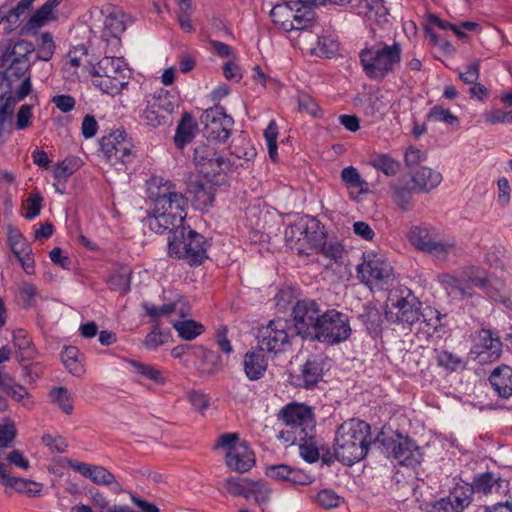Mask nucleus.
Wrapping results in <instances>:
<instances>
[{"instance_id": "obj_1", "label": "nucleus", "mask_w": 512, "mask_h": 512, "mask_svg": "<svg viewBox=\"0 0 512 512\" xmlns=\"http://www.w3.org/2000/svg\"><path fill=\"white\" fill-rule=\"evenodd\" d=\"M149 197L154 201L153 215L148 218V226L155 233L168 231L175 238L183 237L186 227L187 198L175 191L170 181L153 180L148 189Z\"/></svg>"}, {"instance_id": "obj_2", "label": "nucleus", "mask_w": 512, "mask_h": 512, "mask_svg": "<svg viewBox=\"0 0 512 512\" xmlns=\"http://www.w3.org/2000/svg\"><path fill=\"white\" fill-rule=\"evenodd\" d=\"M370 426L364 421L349 419L337 429L334 458L348 466L362 460L371 444Z\"/></svg>"}, {"instance_id": "obj_3", "label": "nucleus", "mask_w": 512, "mask_h": 512, "mask_svg": "<svg viewBox=\"0 0 512 512\" xmlns=\"http://www.w3.org/2000/svg\"><path fill=\"white\" fill-rule=\"evenodd\" d=\"M402 47L399 42L392 45L379 43L359 52V60L365 75L380 82L392 73L401 62Z\"/></svg>"}, {"instance_id": "obj_4", "label": "nucleus", "mask_w": 512, "mask_h": 512, "mask_svg": "<svg viewBox=\"0 0 512 512\" xmlns=\"http://www.w3.org/2000/svg\"><path fill=\"white\" fill-rule=\"evenodd\" d=\"M277 418L288 428L286 431H281L278 436L285 442L295 444L297 440L309 438L315 432L314 414L306 405L288 404L279 411Z\"/></svg>"}, {"instance_id": "obj_5", "label": "nucleus", "mask_w": 512, "mask_h": 512, "mask_svg": "<svg viewBox=\"0 0 512 512\" xmlns=\"http://www.w3.org/2000/svg\"><path fill=\"white\" fill-rule=\"evenodd\" d=\"M89 71L93 84L104 93L116 95L128 84L130 70L122 58L104 57Z\"/></svg>"}, {"instance_id": "obj_6", "label": "nucleus", "mask_w": 512, "mask_h": 512, "mask_svg": "<svg viewBox=\"0 0 512 512\" xmlns=\"http://www.w3.org/2000/svg\"><path fill=\"white\" fill-rule=\"evenodd\" d=\"M374 445L387 457H392L399 465L415 467L422 460L420 447L409 438L399 433L386 435L381 432L375 439Z\"/></svg>"}, {"instance_id": "obj_7", "label": "nucleus", "mask_w": 512, "mask_h": 512, "mask_svg": "<svg viewBox=\"0 0 512 512\" xmlns=\"http://www.w3.org/2000/svg\"><path fill=\"white\" fill-rule=\"evenodd\" d=\"M294 336L296 335L292 332L291 322L278 318L258 329L257 340L262 351L277 354L286 351L291 346Z\"/></svg>"}, {"instance_id": "obj_8", "label": "nucleus", "mask_w": 512, "mask_h": 512, "mask_svg": "<svg viewBox=\"0 0 512 512\" xmlns=\"http://www.w3.org/2000/svg\"><path fill=\"white\" fill-rule=\"evenodd\" d=\"M323 313L315 300H298L292 309V332L303 339L314 340Z\"/></svg>"}, {"instance_id": "obj_9", "label": "nucleus", "mask_w": 512, "mask_h": 512, "mask_svg": "<svg viewBox=\"0 0 512 512\" xmlns=\"http://www.w3.org/2000/svg\"><path fill=\"white\" fill-rule=\"evenodd\" d=\"M208 243L205 238L197 232L186 228L183 237L175 238L170 235L168 238V249L171 256H182L193 265L201 264L207 258Z\"/></svg>"}, {"instance_id": "obj_10", "label": "nucleus", "mask_w": 512, "mask_h": 512, "mask_svg": "<svg viewBox=\"0 0 512 512\" xmlns=\"http://www.w3.org/2000/svg\"><path fill=\"white\" fill-rule=\"evenodd\" d=\"M175 108L174 97L167 90L160 89L147 98L141 119L151 127L165 125L171 120Z\"/></svg>"}, {"instance_id": "obj_11", "label": "nucleus", "mask_w": 512, "mask_h": 512, "mask_svg": "<svg viewBox=\"0 0 512 512\" xmlns=\"http://www.w3.org/2000/svg\"><path fill=\"white\" fill-rule=\"evenodd\" d=\"M317 330L314 340L327 344L345 341L351 334L348 317L334 309L323 313Z\"/></svg>"}, {"instance_id": "obj_12", "label": "nucleus", "mask_w": 512, "mask_h": 512, "mask_svg": "<svg viewBox=\"0 0 512 512\" xmlns=\"http://www.w3.org/2000/svg\"><path fill=\"white\" fill-rule=\"evenodd\" d=\"M223 486L231 496L253 500L259 505L268 502L271 496V489L262 480H251L249 478L233 476L225 479Z\"/></svg>"}, {"instance_id": "obj_13", "label": "nucleus", "mask_w": 512, "mask_h": 512, "mask_svg": "<svg viewBox=\"0 0 512 512\" xmlns=\"http://www.w3.org/2000/svg\"><path fill=\"white\" fill-rule=\"evenodd\" d=\"M200 121L204 125L203 133L208 141L225 142L234 125L233 118L226 114L224 107L220 105L206 109L201 115Z\"/></svg>"}, {"instance_id": "obj_14", "label": "nucleus", "mask_w": 512, "mask_h": 512, "mask_svg": "<svg viewBox=\"0 0 512 512\" xmlns=\"http://www.w3.org/2000/svg\"><path fill=\"white\" fill-rule=\"evenodd\" d=\"M132 143L126 138L123 130H115L100 140V149L112 164H126L132 159Z\"/></svg>"}, {"instance_id": "obj_15", "label": "nucleus", "mask_w": 512, "mask_h": 512, "mask_svg": "<svg viewBox=\"0 0 512 512\" xmlns=\"http://www.w3.org/2000/svg\"><path fill=\"white\" fill-rule=\"evenodd\" d=\"M358 278L365 284L383 282L389 284L393 280L392 266L381 257L368 255L357 267Z\"/></svg>"}, {"instance_id": "obj_16", "label": "nucleus", "mask_w": 512, "mask_h": 512, "mask_svg": "<svg viewBox=\"0 0 512 512\" xmlns=\"http://www.w3.org/2000/svg\"><path fill=\"white\" fill-rule=\"evenodd\" d=\"M478 343L471 349L470 354H475L480 363L487 360H497L502 352V342L500 338L489 329H481L477 334Z\"/></svg>"}, {"instance_id": "obj_17", "label": "nucleus", "mask_w": 512, "mask_h": 512, "mask_svg": "<svg viewBox=\"0 0 512 512\" xmlns=\"http://www.w3.org/2000/svg\"><path fill=\"white\" fill-rule=\"evenodd\" d=\"M421 306L422 303L410 291L407 296L400 297L392 303V308L397 310L396 321L410 328L421 320L423 314Z\"/></svg>"}, {"instance_id": "obj_18", "label": "nucleus", "mask_w": 512, "mask_h": 512, "mask_svg": "<svg viewBox=\"0 0 512 512\" xmlns=\"http://www.w3.org/2000/svg\"><path fill=\"white\" fill-rule=\"evenodd\" d=\"M70 467L97 485L113 486V491H122V487L115 476L103 466L83 462H70Z\"/></svg>"}, {"instance_id": "obj_19", "label": "nucleus", "mask_w": 512, "mask_h": 512, "mask_svg": "<svg viewBox=\"0 0 512 512\" xmlns=\"http://www.w3.org/2000/svg\"><path fill=\"white\" fill-rule=\"evenodd\" d=\"M0 391L7 394L14 401L19 402L27 409L34 405L31 394L27 389L17 383L15 379L4 369L0 368Z\"/></svg>"}, {"instance_id": "obj_20", "label": "nucleus", "mask_w": 512, "mask_h": 512, "mask_svg": "<svg viewBox=\"0 0 512 512\" xmlns=\"http://www.w3.org/2000/svg\"><path fill=\"white\" fill-rule=\"evenodd\" d=\"M254 463V453L245 443L230 448L226 453V465L233 471L245 473L253 467Z\"/></svg>"}, {"instance_id": "obj_21", "label": "nucleus", "mask_w": 512, "mask_h": 512, "mask_svg": "<svg viewBox=\"0 0 512 512\" xmlns=\"http://www.w3.org/2000/svg\"><path fill=\"white\" fill-rule=\"evenodd\" d=\"M285 240L290 249L297 251L298 254L304 251L302 241L316 246L315 236L309 231L308 224L302 220L286 228Z\"/></svg>"}, {"instance_id": "obj_22", "label": "nucleus", "mask_w": 512, "mask_h": 512, "mask_svg": "<svg viewBox=\"0 0 512 512\" xmlns=\"http://www.w3.org/2000/svg\"><path fill=\"white\" fill-rule=\"evenodd\" d=\"M410 174L411 181L414 184V189L417 193L429 192L438 187L442 181V175L440 172L426 166H421L412 170L410 171Z\"/></svg>"}, {"instance_id": "obj_23", "label": "nucleus", "mask_w": 512, "mask_h": 512, "mask_svg": "<svg viewBox=\"0 0 512 512\" xmlns=\"http://www.w3.org/2000/svg\"><path fill=\"white\" fill-rule=\"evenodd\" d=\"M30 68V62L11 63L0 71V101L4 100L7 93L13 90L15 82L25 77L26 72Z\"/></svg>"}, {"instance_id": "obj_24", "label": "nucleus", "mask_w": 512, "mask_h": 512, "mask_svg": "<svg viewBox=\"0 0 512 512\" xmlns=\"http://www.w3.org/2000/svg\"><path fill=\"white\" fill-rule=\"evenodd\" d=\"M323 367L317 358L308 359L301 368V374L292 377V384L297 387H314L322 378Z\"/></svg>"}, {"instance_id": "obj_25", "label": "nucleus", "mask_w": 512, "mask_h": 512, "mask_svg": "<svg viewBox=\"0 0 512 512\" xmlns=\"http://www.w3.org/2000/svg\"><path fill=\"white\" fill-rule=\"evenodd\" d=\"M489 381L502 398H509L512 395V368L501 365L495 368L489 377Z\"/></svg>"}, {"instance_id": "obj_26", "label": "nucleus", "mask_w": 512, "mask_h": 512, "mask_svg": "<svg viewBox=\"0 0 512 512\" xmlns=\"http://www.w3.org/2000/svg\"><path fill=\"white\" fill-rule=\"evenodd\" d=\"M410 243L419 251L426 252L435 238H438V231L433 226H413L408 235Z\"/></svg>"}, {"instance_id": "obj_27", "label": "nucleus", "mask_w": 512, "mask_h": 512, "mask_svg": "<svg viewBox=\"0 0 512 512\" xmlns=\"http://www.w3.org/2000/svg\"><path fill=\"white\" fill-rule=\"evenodd\" d=\"M504 481L493 472L476 475L472 484L468 485L470 493L491 494L501 488Z\"/></svg>"}, {"instance_id": "obj_28", "label": "nucleus", "mask_w": 512, "mask_h": 512, "mask_svg": "<svg viewBox=\"0 0 512 512\" xmlns=\"http://www.w3.org/2000/svg\"><path fill=\"white\" fill-rule=\"evenodd\" d=\"M264 351H248L244 358V371L248 379L255 381L263 377L267 362L264 358Z\"/></svg>"}, {"instance_id": "obj_29", "label": "nucleus", "mask_w": 512, "mask_h": 512, "mask_svg": "<svg viewBox=\"0 0 512 512\" xmlns=\"http://www.w3.org/2000/svg\"><path fill=\"white\" fill-rule=\"evenodd\" d=\"M195 356L201 358L200 372L204 375L217 374L223 368L221 356L214 351L205 349L203 346H198L195 349Z\"/></svg>"}, {"instance_id": "obj_30", "label": "nucleus", "mask_w": 512, "mask_h": 512, "mask_svg": "<svg viewBox=\"0 0 512 512\" xmlns=\"http://www.w3.org/2000/svg\"><path fill=\"white\" fill-rule=\"evenodd\" d=\"M0 483L30 497L40 496L42 491V484L32 480L10 476V473Z\"/></svg>"}, {"instance_id": "obj_31", "label": "nucleus", "mask_w": 512, "mask_h": 512, "mask_svg": "<svg viewBox=\"0 0 512 512\" xmlns=\"http://www.w3.org/2000/svg\"><path fill=\"white\" fill-rule=\"evenodd\" d=\"M0 102V144H3L6 136L11 133L9 129H6V126L10 127L12 125L15 99L4 98V100Z\"/></svg>"}, {"instance_id": "obj_32", "label": "nucleus", "mask_w": 512, "mask_h": 512, "mask_svg": "<svg viewBox=\"0 0 512 512\" xmlns=\"http://www.w3.org/2000/svg\"><path fill=\"white\" fill-rule=\"evenodd\" d=\"M441 284L444 286L448 295L456 298L463 299L465 297H471L470 286L466 283H462L459 279L452 275L445 274L441 277Z\"/></svg>"}, {"instance_id": "obj_33", "label": "nucleus", "mask_w": 512, "mask_h": 512, "mask_svg": "<svg viewBox=\"0 0 512 512\" xmlns=\"http://www.w3.org/2000/svg\"><path fill=\"white\" fill-rule=\"evenodd\" d=\"M442 315L436 309L426 307L423 309L421 320L419 321L420 330L427 336H432L441 327Z\"/></svg>"}, {"instance_id": "obj_34", "label": "nucleus", "mask_w": 512, "mask_h": 512, "mask_svg": "<svg viewBox=\"0 0 512 512\" xmlns=\"http://www.w3.org/2000/svg\"><path fill=\"white\" fill-rule=\"evenodd\" d=\"M359 319L371 335H378L382 329V315L376 307L365 306L359 314Z\"/></svg>"}, {"instance_id": "obj_35", "label": "nucleus", "mask_w": 512, "mask_h": 512, "mask_svg": "<svg viewBox=\"0 0 512 512\" xmlns=\"http://www.w3.org/2000/svg\"><path fill=\"white\" fill-rule=\"evenodd\" d=\"M293 8L288 3L277 4L270 11V16L275 24L286 32L293 30L291 19L293 17Z\"/></svg>"}, {"instance_id": "obj_36", "label": "nucleus", "mask_w": 512, "mask_h": 512, "mask_svg": "<svg viewBox=\"0 0 512 512\" xmlns=\"http://www.w3.org/2000/svg\"><path fill=\"white\" fill-rule=\"evenodd\" d=\"M341 180L348 189H358L359 194L367 193L368 183L361 178L358 170L353 166L345 167L341 171Z\"/></svg>"}, {"instance_id": "obj_37", "label": "nucleus", "mask_w": 512, "mask_h": 512, "mask_svg": "<svg viewBox=\"0 0 512 512\" xmlns=\"http://www.w3.org/2000/svg\"><path fill=\"white\" fill-rule=\"evenodd\" d=\"M194 121L192 116L184 114L180 123L178 124L174 141L177 147L182 148L186 143L192 141L194 137Z\"/></svg>"}, {"instance_id": "obj_38", "label": "nucleus", "mask_w": 512, "mask_h": 512, "mask_svg": "<svg viewBox=\"0 0 512 512\" xmlns=\"http://www.w3.org/2000/svg\"><path fill=\"white\" fill-rule=\"evenodd\" d=\"M173 327L179 336L187 341H191L204 332V326L194 320L175 321Z\"/></svg>"}, {"instance_id": "obj_39", "label": "nucleus", "mask_w": 512, "mask_h": 512, "mask_svg": "<svg viewBox=\"0 0 512 512\" xmlns=\"http://www.w3.org/2000/svg\"><path fill=\"white\" fill-rule=\"evenodd\" d=\"M130 274L128 268H121L113 271L108 279L110 289L126 294L130 290Z\"/></svg>"}, {"instance_id": "obj_40", "label": "nucleus", "mask_w": 512, "mask_h": 512, "mask_svg": "<svg viewBox=\"0 0 512 512\" xmlns=\"http://www.w3.org/2000/svg\"><path fill=\"white\" fill-rule=\"evenodd\" d=\"M437 353V364L439 367L444 368L447 371L454 372L458 369L465 368L464 360L458 356L447 350H435Z\"/></svg>"}, {"instance_id": "obj_41", "label": "nucleus", "mask_w": 512, "mask_h": 512, "mask_svg": "<svg viewBox=\"0 0 512 512\" xmlns=\"http://www.w3.org/2000/svg\"><path fill=\"white\" fill-rule=\"evenodd\" d=\"M79 350L74 346L65 347L61 353L64 366L74 376H81L84 373L83 365L78 360Z\"/></svg>"}, {"instance_id": "obj_42", "label": "nucleus", "mask_w": 512, "mask_h": 512, "mask_svg": "<svg viewBox=\"0 0 512 512\" xmlns=\"http://www.w3.org/2000/svg\"><path fill=\"white\" fill-rule=\"evenodd\" d=\"M316 431L312 433L311 437L297 440L299 442L300 456L308 463H315L320 457L317 441L315 439Z\"/></svg>"}, {"instance_id": "obj_43", "label": "nucleus", "mask_w": 512, "mask_h": 512, "mask_svg": "<svg viewBox=\"0 0 512 512\" xmlns=\"http://www.w3.org/2000/svg\"><path fill=\"white\" fill-rule=\"evenodd\" d=\"M51 401L58 405V407L67 415L72 414L74 406L71 399V395L65 387H54L50 391Z\"/></svg>"}, {"instance_id": "obj_44", "label": "nucleus", "mask_w": 512, "mask_h": 512, "mask_svg": "<svg viewBox=\"0 0 512 512\" xmlns=\"http://www.w3.org/2000/svg\"><path fill=\"white\" fill-rule=\"evenodd\" d=\"M457 248V242L453 239L438 240L435 238L425 253L433 255L435 258L445 260L447 255Z\"/></svg>"}, {"instance_id": "obj_45", "label": "nucleus", "mask_w": 512, "mask_h": 512, "mask_svg": "<svg viewBox=\"0 0 512 512\" xmlns=\"http://www.w3.org/2000/svg\"><path fill=\"white\" fill-rule=\"evenodd\" d=\"M370 164L377 170L382 171L387 176H394L399 170V163L386 154L374 155Z\"/></svg>"}, {"instance_id": "obj_46", "label": "nucleus", "mask_w": 512, "mask_h": 512, "mask_svg": "<svg viewBox=\"0 0 512 512\" xmlns=\"http://www.w3.org/2000/svg\"><path fill=\"white\" fill-rule=\"evenodd\" d=\"M8 244L15 256L23 255L31 249L21 232L13 227L8 228Z\"/></svg>"}, {"instance_id": "obj_47", "label": "nucleus", "mask_w": 512, "mask_h": 512, "mask_svg": "<svg viewBox=\"0 0 512 512\" xmlns=\"http://www.w3.org/2000/svg\"><path fill=\"white\" fill-rule=\"evenodd\" d=\"M35 50L34 45L27 40L12 43V63L30 62L28 56Z\"/></svg>"}, {"instance_id": "obj_48", "label": "nucleus", "mask_w": 512, "mask_h": 512, "mask_svg": "<svg viewBox=\"0 0 512 512\" xmlns=\"http://www.w3.org/2000/svg\"><path fill=\"white\" fill-rule=\"evenodd\" d=\"M132 365L134 366V368L138 374H141V375L145 376L146 378H148L160 385H163L166 383V377L164 376L162 371H160L156 367L146 365L144 363L136 362V361L132 362Z\"/></svg>"}, {"instance_id": "obj_49", "label": "nucleus", "mask_w": 512, "mask_h": 512, "mask_svg": "<svg viewBox=\"0 0 512 512\" xmlns=\"http://www.w3.org/2000/svg\"><path fill=\"white\" fill-rule=\"evenodd\" d=\"M54 51L55 44L52 35L48 32L42 33L37 49V59L42 61H49L52 58Z\"/></svg>"}, {"instance_id": "obj_50", "label": "nucleus", "mask_w": 512, "mask_h": 512, "mask_svg": "<svg viewBox=\"0 0 512 512\" xmlns=\"http://www.w3.org/2000/svg\"><path fill=\"white\" fill-rule=\"evenodd\" d=\"M473 494L468 490V485L456 488L449 496L454 503V511L462 512L464 508L468 507Z\"/></svg>"}, {"instance_id": "obj_51", "label": "nucleus", "mask_w": 512, "mask_h": 512, "mask_svg": "<svg viewBox=\"0 0 512 512\" xmlns=\"http://www.w3.org/2000/svg\"><path fill=\"white\" fill-rule=\"evenodd\" d=\"M414 192H417L414 189V185L411 186V187H408L407 185H405V186H396L394 188V195H393L394 202L401 209L408 210L410 205H411L412 196H413Z\"/></svg>"}, {"instance_id": "obj_52", "label": "nucleus", "mask_w": 512, "mask_h": 512, "mask_svg": "<svg viewBox=\"0 0 512 512\" xmlns=\"http://www.w3.org/2000/svg\"><path fill=\"white\" fill-rule=\"evenodd\" d=\"M230 168V162L222 156H215L204 168H200V173L205 177L219 174Z\"/></svg>"}, {"instance_id": "obj_53", "label": "nucleus", "mask_w": 512, "mask_h": 512, "mask_svg": "<svg viewBox=\"0 0 512 512\" xmlns=\"http://www.w3.org/2000/svg\"><path fill=\"white\" fill-rule=\"evenodd\" d=\"M215 150L207 144H200L194 149L193 160L197 167L204 168L215 156Z\"/></svg>"}, {"instance_id": "obj_54", "label": "nucleus", "mask_w": 512, "mask_h": 512, "mask_svg": "<svg viewBox=\"0 0 512 512\" xmlns=\"http://www.w3.org/2000/svg\"><path fill=\"white\" fill-rule=\"evenodd\" d=\"M316 501L321 507L329 510L339 507L341 497L331 489H323L318 493Z\"/></svg>"}, {"instance_id": "obj_55", "label": "nucleus", "mask_w": 512, "mask_h": 512, "mask_svg": "<svg viewBox=\"0 0 512 512\" xmlns=\"http://www.w3.org/2000/svg\"><path fill=\"white\" fill-rule=\"evenodd\" d=\"M53 15L43 5L29 18L26 26L28 30H35L45 25Z\"/></svg>"}, {"instance_id": "obj_56", "label": "nucleus", "mask_w": 512, "mask_h": 512, "mask_svg": "<svg viewBox=\"0 0 512 512\" xmlns=\"http://www.w3.org/2000/svg\"><path fill=\"white\" fill-rule=\"evenodd\" d=\"M428 119L450 125H454L458 122V118L442 106H434L428 114Z\"/></svg>"}, {"instance_id": "obj_57", "label": "nucleus", "mask_w": 512, "mask_h": 512, "mask_svg": "<svg viewBox=\"0 0 512 512\" xmlns=\"http://www.w3.org/2000/svg\"><path fill=\"white\" fill-rule=\"evenodd\" d=\"M32 124V106L29 104L22 105L17 114L15 127L17 130H24Z\"/></svg>"}, {"instance_id": "obj_58", "label": "nucleus", "mask_w": 512, "mask_h": 512, "mask_svg": "<svg viewBox=\"0 0 512 512\" xmlns=\"http://www.w3.org/2000/svg\"><path fill=\"white\" fill-rule=\"evenodd\" d=\"M290 469L286 464L271 465L265 468V474L273 480L288 482Z\"/></svg>"}, {"instance_id": "obj_59", "label": "nucleus", "mask_w": 512, "mask_h": 512, "mask_svg": "<svg viewBox=\"0 0 512 512\" xmlns=\"http://www.w3.org/2000/svg\"><path fill=\"white\" fill-rule=\"evenodd\" d=\"M22 378L32 384L43 374V369L39 363L22 364Z\"/></svg>"}, {"instance_id": "obj_60", "label": "nucleus", "mask_w": 512, "mask_h": 512, "mask_svg": "<svg viewBox=\"0 0 512 512\" xmlns=\"http://www.w3.org/2000/svg\"><path fill=\"white\" fill-rule=\"evenodd\" d=\"M423 512H455L454 503L450 497L441 498L435 502L427 503Z\"/></svg>"}, {"instance_id": "obj_61", "label": "nucleus", "mask_w": 512, "mask_h": 512, "mask_svg": "<svg viewBox=\"0 0 512 512\" xmlns=\"http://www.w3.org/2000/svg\"><path fill=\"white\" fill-rule=\"evenodd\" d=\"M188 399L193 408L201 414H203L210 405L207 395L198 391H191Z\"/></svg>"}, {"instance_id": "obj_62", "label": "nucleus", "mask_w": 512, "mask_h": 512, "mask_svg": "<svg viewBox=\"0 0 512 512\" xmlns=\"http://www.w3.org/2000/svg\"><path fill=\"white\" fill-rule=\"evenodd\" d=\"M480 60H475L472 64L466 66L465 72L459 73V78L465 84H473L478 81L480 76Z\"/></svg>"}, {"instance_id": "obj_63", "label": "nucleus", "mask_w": 512, "mask_h": 512, "mask_svg": "<svg viewBox=\"0 0 512 512\" xmlns=\"http://www.w3.org/2000/svg\"><path fill=\"white\" fill-rule=\"evenodd\" d=\"M426 159L425 153L415 147H410L405 153V164L412 170L417 169L416 166Z\"/></svg>"}, {"instance_id": "obj_64", "label": "nucleus", "mask_w": 512, "mask_h": 512, "mask_svg": "<svg viewBox=\"0 0 512 512\" xmlns=\"http://www.w3.org/2000/svg\"><path fill=\"white\" fill-rule=\"evenodd\" d=\"M320 252L327 258L337 261L342 257L343 246L337 242H324L320 247Z\"/></svg>"}]
</instances>
